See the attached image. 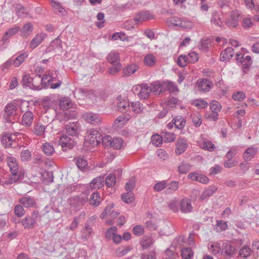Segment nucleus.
<instances>
[{
    "label": "nucleus",
    "instance_id": "obj_1",
    "mask_svg": "<svg viewBox=\"0 0 259 259\" xmlns=\"http://www.w3.org/2000/svg\"><path fill=\"white\" fill-rule=\"evenodd\" d=\"M68 201L71 207L79 210L88 201V198L83 195L75 196L69 198Z\"/></svg>",
    "mask_w": 259,
    "mask_h": 259
},
{
    "label": "nucleus",
    "instance_id": "obj_2",
    "mask_svg": "<svg viewBox=\"0 0 259 259\" xmlns=\"http://www.w3.org/2000/svg\"><path fill=\"white\" fill-rule=\"evenodd\" d=\"M66 133L72 137H77L79 135L80 127L78 122H69L64 123Z\"/></svg>",
    "mask_w": 259,
    "mask_h": 259
},
{
    "label": "nucleus",
    "instance_id": "obj_3",
    "mask_svg": "<svg viewBox=\"0 0 259 259\" xmlns=\"http://www.w3.org/2000/svg\"><path fill=\"white\" fill-rule=\"evenodd\" d=\"M101 134L98 131L92 130L86 136L85 141L93 146H98L101 143Z\"/></svg>",
    "mask_w": 259,
    "mask_h": 259
},
{
    "label": "nucleus",
    "instance_id": "obj_4",
    "mask_svg": "<svg viewBox=\"0 0 259 259\" xmlns=\"http://www.w3.org/2000/svg\"><path fill=\"white\" fill-rule=\"evenodd\" d=\"M236 59L238 62L242 65V70L244 73H247L249 67L252 64L251 57L249 55L245 56L244 54L237 53L236 54Z\"/></svg>",
    "mask_w": 259,
    "mask_h": 259
},
{
    "label": "nucleus",
    "instance_id": "obj_5",
    "mask_svg": "<svg viewBox=\"0 0 259 259\" xmlns=\"http://www.w3.org/2000/svg\"><path fill=\"white\" fill-rule=\"evenodd\" d=\"M59 144L62 146L63 151H66L67 149H72L75 145V139L70 138L66 135H63L59 139Z\"/></svg>",
    "mask_w": 259,
    "mask_h": 259
},
{
    "label": "nucleus",
    "instance_id": "obj_6",
    "mask_svg": "<svg viewBox=\"0 0 259 259\" xmlns=\"http://www.w3.org/2000/svg\"><path fill=\"white\" fill-rule=\"evenodd\" d=\"M236 252L235 246L229 242H224L222 246L221 255L226 257L230 258L232 257Z\"/></svg>",
    "mask_w": 259,
    "mask_h": 259
},
{
    "label": "nucleus",
    "instance_id": "obj_7",
    "mask_svg": "<svg viewBox=\"0 0 259 259\" xmlns=\"http://www.w3.org/2000/svg\"><path fill=\"white\" fill-rule=\"evenodd\" d=\"M16 114V107L12 104H8L5 108L4 118L7 122H12L13 116Z\"/></svg>",
    "mask_w": 259,
    "mask_h": 259
},
{
    "label": "nucleus",
    "instance_id": "obj_8",
    "mask_svg": "<svg viewBox=\"0 0 259 259\" xmlns=\"http://www.w3.org/2000/svg\"><path fill=\"white\" fill-rule=\"evenodd\" d=\"M83 119L88 123L94 125H98L101 122V117L98 114L88 112L83 114Z\"/></svg>",
    "mask_w": 259,
    "mask_h": 259
},
{
    "label": "nucleus",
    "instance_id": "obj_9",
    "mask_svg": "<svg viewBox=\"0 0 259 259\" xmlns=\"http://www.w3.org/2000/svg\"><path fill=\"white\" fill-rule=\"evenodd\" d=\"M239 14L238 11L232 12L229 18L226 19V24L230 28L236 27L238 25Z\"/></svg>",
    "mask_w": 259,
    "mask_h": 259
},
{
    "label": "nucleus",
    "instance_id": "obj_10",
    "mask_svg": "<svg viewBox=\"0 0 259 259\" xmlns=\"http://www.w3.org/2000/svg\"><path fill=\"white\" fill-rule=\"evenodd\" d=\"M188 178L192 181H195L204 184H207L209 182V179L207 177L196 172L189 174Z\"/></svg>",
    "mask_w": 259,
    "mask_h": 259
},
{
    "label": "nucleus",
    "instance_id": "obj_11",
    "mask_svg": "<svg viewBox=\"0 0 259 259\" xmlns=\"http://www.w3.org/2000/svg\"><path fill=\"white\" fill-rule=\"evenodd\" d=\"M154 18V16L149 11H141L137 13L134 18L136 22H142Z\"/></svg>",
    "mask_w": 259,
    "mask_h": 259
},
{
    "label": "nucleus",
    "instance_id": "obj_12",
    "mask_svg": "<svg viewBox=\"0 0 259 259\" xmlns=\"http://www.w3.org/2000/svg\"><path fill=\"white\" fill-rule=\"evenodd\" d=\"M140 91L137 94L140 99H146L149 97L152 92L151 88L147 84L143 83L140 87Z\"/></svg>",
    "mask_w": 259,
    "mask_h": 259
},
{
    "label": "nucleus",
    "instance_id": "obj_13",
    "mask_svg": "<svg viewBox=\"0 0 259 259\" xmlns=\"http://www.w3.org/2000/svg\"><path fill=\"white\" fill-rule=\"evenodd\" d=\"M7 161L12 175H19L18 164L16 159L13 157H9Z\"/></svg>",
    "mask_w": 259,
    "mask_h": 259
},
{
    "label": "nucleus",
    "instance_id": "obj_14",
    "mask_svg": "<svg viewBox=\"0 0 259 259\" xmlns=\"http://www.w3.org/2000/svg\"><path fill=\"white\" fill-rule=\"evenodd\" d=\"M23 178L21 174L19 175H12L9 178H4L0 179V184L5 186L6 185L12 184L20 181Z\"/></svg>",
    "mask_w": 259,
    "mask_h": 259
},
{
    "label": "nucleus",
    "instance_id": "obj_15",
    "mask_svg": "<svg viewBox=\"0 0 259 259\" xmlns=\"http://www.w3.org/2000/svg\"><path fill=\"white\" fill-rule=\"evenodd\" d=\"M167 22L173 25L180 26L182 28H191L192 27V24L191 23L183 22L180 19L177 17H173L169 18Z\"/></svg>",
    "mask_w": 259,
    "mask_h": 259
},
{
    "label": "nucleus",
    "instance_id": "obj_16",
    "mask_svg": "<svg viewBox=\"0 0 259 259\" xmlns=\"http://www.w3.org/2000/svg\"><path fill=\"white\" fill-rule=\"evenodd\" d=\"M16 139L15 135L7 134L2 138V143L5 147H12Z\"/></svg>",
    "mask_w": 259,
    "mask_h": 259
},
{
    "label": "nucleus",
    "instance_id": "obj_17",
    "mask_svg": "<svg viewBox=\"0 0 259 259\" xmlns=\"http://www.w3.org/2000/svg\"><path fill=\"white\" fill-rule=\"evenodd\" d=\"M177 148L176 149V153L177 155H181L184 152L187 148V144L186 141L183 138H179L177 142Z\"/></svg>",
    "mask_w": 259,
    "mask_h": 259
},
{
    "label": "nucleus",
    "instance_id": "obj_18",
    "mask_svg": "<svg viewBox=\"0 0 259 259\" xmlns=\"http://www.w3.org/2000/svg\"><path fill=\"white\" fill-rule=\"evenodd\" d=\"M181 211L183 213L190 212L192 210L191 201L188 199H182L180 203Z\"/></svg>",
    "mask_w": 259,
    "mask_h": 259
},
{
    "label": "nucleus",
    "instance_id": "obj_19",
    "mask_svg": "<svg viewBox=\"0 0 259 259\" xmlns=\"http://www.w3.org/2000/svg\"><path fill=\"white\" fill-rule=\"evenodd\" d=\"M33 117L34 115L32 112H25L22 118V124L25 126H30L33 122Z\"/></svg>",
    "mask_w": 259,
    "mask_h": 259
},
{
    "label": "nucleus",
    "instance_id": "obj_20",
    "mask_svg": "<svg viewBox=\"0 0 259 259\" xmlns=\"http://www.w3.org/2000/svg\"><path fill=\"white\" fill-rule=\"evenodd\" d=\"M19 202L26 208H30L34 206L36 204V201L33 198L29 197H23L19 199Z\"/></svg>",
    "mask_w": 259,
    "mask_h": 259
},
{
    "label": "nucleus",
    "instance_id": "obj_21",
    "mask_svg": "<svg viewBox=\"0 0 259 259\" xmlns=\"http://www.w3.org/2000/svg\"><path fill=\"white\" fill-rule=\"evenodd\" d=\"M104 176H99L93 179L90 183V186L92 189H100L104 185Z\"/></svg>",
    "mask_w": 259,
    "mask_h": 259
},
{
    "label": "nucleus",
    "instance_id": "obj_22",
    "mask_svg": "<svg viewBox=\"0 0 259 259\" xmlns=\"http://www.w3.org/2000/svg\"><path fill=\"white\" fill-rule=\"evenodd\" d=\"M234 49L228 47L222 52L221 54V60L222 61L229 60L233 56Z\"/></svg>",
    "mask_w": 259,
    "mask_h": 259
},
{
    "label": "nucleus",
    "instance_id": "obj_23",
    "mask_svg": "<svg viewBox=\"0 0 259 259\" xmlns=\"http://www.w3.org/2000/svg\"><path fill=\"white\" fill-rule=\"evenodd\" d=\"M46 36V34L44 33L37 34L30 42L31 48L33 49L36 48L42 42Z\"/></svg>",
    "mask_w": 259,
    "mask_h": 259
},
{
    "label": "nucleus",
    "instance_id": "obj_24",
    "mask_svg": "<svg viewBox=\"0 0 259 259\" xmlns=\"http://www.w3.org/2000/svg\"><path fill=\"white\" fill-rule=\"evenodd\" d=\"M88 201L90 204L94 206L97 207L100 205L101 202V199L100 194L98 192H94L91 196L90 199Z\"/></svg>",
    "mask_w": 259,
    "mask_h": 259
},
{
    "label": "nucleus",
    "instance_id": "obj_25",
    "mask_svg": "<svg viewBox=\"0 0 259 259\" xmlns=\"http://www.w3.org/2000/svg\"><path fill=\"white\" fill-rule=\"evenodd\" d=\"M22 226L25 228H32L34 227L36 221L30 215L26 216L21 221Z\"/></svg>",
    "mask_w": 259,
    "mask_h": 259
},
{
    "label": "nucleus",
    "instance_id": "obj_26",
    "mask_svg": "<svg viewBox=\"0 0 259 259\" xmlns=\"http://www.w3.org/2000/svg\"><path fill=\"white\" fill-rule=\"evenodd\" d=\"M217 188L214 186H211L206 189L201 194L200 198L204 200L213 195L217 191Z\"/></svg>",
    "mask_w": 259,
    "mask_h": 259
},
{
    "label": "nucleus",
    "instance_id": "obj_27",
    "mask_svg": "<svg viewBox=\"0 0 259 259\" xmlns=\"http://www.w3.org/2000/svg\"><path fill=\"white\" fill-rule=\"evenodd\" d=\"M75 163L79 169L81 170L88 169V164L87 160L81 157H77L74 159Z\"/></svg>",
    "mask_w": 259,
    "mask_h": 259
},
{
    "label": "nucleus",
    "instance_id": "obj_28",
    "mask_svg": "<svg viewBox=\"0 0 259 259\" xmlns=\"http://www.w3.org/2000/svg\"><path fill=\"white\" fill-rule=\"evenodd\" d=\"M110 148L115 149H120L123 147V141L120 137H112Z\"/></svg>",
    "mask_w": 259,
    "mask_h": 259
},
{
    "label": "nucleus",
    "instance_id": "obj_29",
    "mask_svg": "<svg viewBox=\"0 0 259 259\" xmlns=\"http://www.w3.org/2000/svg\"><path fill=\"white\" fill-rule=\"evenodd\" d=\"M34 78H32L29 77V75H24L21 81L22 84L25 87H28L30 88L32 87H36V86L34 84L36 81H33Z\"/></svg>",
    "mask_w": 259,
    "mask_h": 259
},
{
    "label": "nucleus",
    "instance_id": "obj_30",
    "mask_svg": "<svg viewBox=\"0 0 259 259\" xmlns=\"http://www.w3.org/2000/svg\"><path fill=\"white\" fill-rule=\"evenodd\" d=\"M108 61L112 65L120 64L119 54L115 52H111L108 55Z\"/></svg>",
    "mask_w": 259,
    "mask_h": 259
},
{
    "label": "nucleus",
    "instance_id": "obj_31",
    "mask_svg": "<svg viewBox=\"0 0 259 259\" xmlns=\"http://www.w3.org/2000/svg\"><path fill=\"white\" fill-rule=\"evenodd\" d=\"M198 86L199 91L208 92L210 89V82L206 79H202L198 82Z\"/></svg>",
    "mask_w": 259,
    "mask_h": 259
},
{
    "label": "nucleus",
    "instance_id": "obj_32",
    "mask_svg": "<svg viewBox=\"0 0 259 259\" xmlns=\"http://www.w3.org/2000/svg\"><path fill=\"white\" fill-rule=\"evenodd\" d=\"M257 149L256 148L250 147L248 148L244 152L243 154V158L246 160H250L257 153Z\"/></svg>",
    "mask_w": 259,
    "mask_h": 259
},
{
    "label": "nucleus",
    "instance_id": "obj_33",
    "mask_svg": "<svg viewBox=\"0 0 259 259\" xmlns=\"http://www.w3.org/2000/svg\"><path fill=\"white\" fill-rule=\"evenodd\" d=\"M172 122H174L176 127L178 129H182L186 124L185 119L181 116H176Z\"/></svg>",
    "mask_w": 259,
    "mask_h": 259
},
{
    "label": "nucleus",
    "instance_id": "obj_34",
    "mask_svg": "<svg viewBox=\"0 0 259 259\" xmlns=\"http://www.w3.org/2000/svg\"><path fill=\"white\" fill-rule=\"evenodd\" d=\"M156 62V59L152 54H149L145 56L144 59V64L148 66H153Z\"/></svg>",
    "mask_w": 259,
    "mask_h": 259
},
{
    "label": "nucleus",
    "instance_id": "obj_35",
    "mask_svg": "<svg viewBox=\"0 0 259 259\" xmlns=\"http://www.w3.org/2000/svg\"><path fill=\"white\" fill-rule=\"evenodd\" d=\"M32 131L34 134L37 136H41L45 133V127L39 122H35L34 123Z\"/></svg>",
    "mask_w": 259,
    "mask_h": 259
},
{
    "label": "nucleus",
    "instance_id": "obj_36",
    "mask_svg": "<svg viewBox=\"0 0 259 259\" xmlns=\"http://www.w3.org/2000/svg\"><path fill=\"white\" fill-rule=\"evenodd\" d=\"M72 106V102L69 98L64 97L60 101V107L62 110H66L69 109Z\"/></svg>",
    "mask_w": 259,
    "mask_h": 259
},
{
    "label": "nucleus",
    "instance_id": "obj_37",
    "mask_svg": "<svg viewBox=\"0 0 259 259\" xmlns=\"http://www.w3.org/2000/svg\"><path fill=\"white\" fill-rule=\"evenodd\" d=\"M20 28L18 26H15L13 28H10L4 34L3 37L4 41L9 39L10 37L16 34L19 30Z\"/></svg>",
    "mask_w": 259,
    "mask_h": 259
},
{
    "label": "nucleus",
    "instance_id": "obj_38",
    "mask_svg": "<svg viewBox=\"0 0 259 259\" xmlns=\"http://www.w3.org/2000/svg\"><path fill=\"white\" fill-rule=\"evenodd\" d=\"M211 24L218 26L220 27L222 26L223 22L220 19V15L217 11H214L212 13V18L211 19Z\"/></svg>",
    "mask_w": 259,
    "mask_h": 259
},
{
    "label": "nucleus",
    "instance_id": "obj_39",
    "mask_svg": "<svg viewBox=\"0 0 259 259\" xmlns=\"http://www.w3.org/2000/svg\"><path fill=\"white\" fill-rule=\"evenodd\" d=\"M153 242L154 241L150 236H145L143 237L141 241V245L144 249L149 247L153 244Z\"/></svg>",
    "mask_w": 259,
    "mask_h": 259
},
{
    "label": "nucleus",
    "instance_id": "obj_40",
    "mask_svg": "<svg viewBox=\"0 0 259 259\" xmlns=\"http://www.w3.org/2000/svg\"><path fill=\"white\" fill-rule=\"evenodd\" d=\"M161 138L165 142H171L175 139V135L174 133L162 131L161 133Z\"/></svg>",
    "mask_w": 259,
    "mask_h": 259
},
{
    "label": "nucleus",
    "instance_id": "obj_41",
    "mask_svg": "<svg viewBox=\"0 0 259 259\" xmlns=\"http://www.w3.org/2000/svg\"><path fill=\"white\" fill-rule=\"evenodd\" d=\"M17 15L19 17H24L27 16V12L23 6L19 4L14 5Z\"/></svg>",
    "mask_w": 259,
    "mask_h": 259
},
{
    "label": "nucleus",
    "instance_id": "obj_42",
    "mask_svg": "<svg viewBox=\"0 0 259 259\" xmlns=\"http://www.w3.org/2000/svg\"><path fill=\"white\" fill-rule=\"evenodd\" d=\"M130 109V105L125 101H121L118 103L117 109L119 111L125 113Z\"/></svg>",
    "mask_w": 259,
    "mask_h": 259
},
{
    "label": "nucleus",
    "instance_id": "obj_43",
    "mask_svg": "<svg viewBox=\"0 0 259 259\" xmlns=\"http://www.w3.org/2000/svg\"><path fill=\"white\" fill-rule=\"evenodd\" d=\"M91 222V221L88 220L84 225V228L82 230V237L85 238H88L89 236L92 233V228L90 225V223Z\"/></svg>",
    "mask_w": 259,
    "mask_h": 259
},
{
    "label": "nucleus",
    "instance_id": "obj_44",
    "mask_svg": "<svg viewBox=\"0 0 259 259\" xmlns=\"http://www.w3.org/2000/svg\"><path fill=\"white\" fill-rule=\"evenodd\" d=\"M138 67L135 64H131L128 66L125 69L123 70V75L124 76H128L134 73L138 69Z\"/></svg>",
    "mask_w": 259,
    "mask_h": 259
},
{
    "label": "nucleus",
    "instance_id": "obj_45",
    "mask_svg": "<svg viewBox=\"0 0 259 259\" xmlns=\"http://www.w3.org/2000/svg\"><path fill=\"white\" fill-rule=\"evenodd\" d=\"M42 149L45 154L49 156L52 155L55 152L53 146L49 143L44 144L42 146Z\"/></svg>",
    "mask_w": 259,
    "mask_h": 259
},
{
    "label": "nucleus",
    "instance_id": "obj_46",
    "mask_svg": "<svg viewBox=\"0 0 259 259\" xmlns=\"http://www.w3.org/2000/svg\"><path fill=\"white\" fill-rule=\"evenodd\" d=\"M122 200L126 203H130L135 200V196L133 192H127L121 196Z\"/></svg>",
    "mask_w": 259,
    "mask_h": 259
},
{
    "label": "nucleus",
    "instance_id": "obj_47",
    "mask_svg": "<svg viewBox=\"0 0 259 259\" xmlns=\"http://www.w3.org/2000/svg\"><path fill=\"white\" fill-rule=\"evenodd\" d=\"M130 108H131L133 111L136 113H141L143 109V105L138 101L132 102L131 104Z\"/></svg>",
    "mask_w": 259,
    "mask_h": 259
},
{
    "label": "nucleus",
    "instance_id": "obj_48",
    "mask_svg": "<svg viewBox=\"0 0 259 259\" xmlns=\"http://www.w3.org/2000/svg\"><path fill=\"white\" fill-rule=\"evenodd\" d=\"M210 109L211 112H217L218 113L221 110L222 105L218 101L212 100L209 103Z\"/></svg>",
    "mask_w": 259,
    "mask_h": 259
},
{
    "label": "nucleus",
    "instance_id": "obj_49",
    "mask_svg": "<svg viewBox=\"0 0 259 259\" xmlns=\"http://www.w3.org/2000/svg\"><path fill=\"white\" fill-rule=\"evenodd\" d=\"M26 57L27 55L25 53H21L14 60H12L13 64L16 67L20 66Z\"/></svg>",
    "mask_w": 259,
    "mask_h": 259
},
{
    "label": "nucleus",
    "instance_id": "obj_50",
    "mask_svg": "<svg viewBox=\"0 0 259 259\" xmlns=\"http://www.w3.org/2000/svg\"><path fill=\"white\" fill-rule=\"evenodd\" d=\"M167 193H172L178 190L179 188V182L178 181H172L166 186Z\"/></svg>",
    "mask_w": 259,
    "mask_h": 259
},
{
    "label": "nucleus",
    "instance_id": "obj_51",
    "mask_svg": "<svg viewBox=\"0 0 259 259\" xmlns=\"http://www.w3.org/2000/svg\"><path fill=\"white\" fill-rule=\"evenodd\" d=\"M49 78V71L47 74L44 75L42 77L40 75H36L34 77L33 81H40L42 85L47 87L48 80Z\"/></svg>",
    "mask_w": 259,
    "mask_h": 259
},
{
    "label": "nucleus",
    "instance_id": "obj_52",
    "mask_svg": "<svg viewBox=\"0 0 259 259\" xmlns=\"http://www.w3.org/2000/svg\"><path fill=\"white\" fill-rule=\"evenodd\" d=\"M51 4L55 13H59L63 14L64 12H65V10L60 3L55 1H52Z\"/></svg>",
    "mask_w": 259,
    "mask_h": 259
},
{
    "label": "nucleus",
    "instance_id": "obj_53",
    "mask_svg": "<svg viewBox=\"0 0 259 259\" xmlns=\"http://www.w3.org/2000/svg\"><path fill=\"white\" fill-rule=\"evenodd\" d=\"M116 182V177L114 175L110 174L105 180V184L108 187H113Z\"/></svg>",
    "mask_w": 259,
    "mask_h": 259
},
{
    "label": "nucleus",
    "instance_id": "obj_54",
    "mask_svg": "<svg viewBox=\"0 0 259 259\" xmlns=\"http://www.w3.org/2000/svg\"><path fill=\"white\" fill-rule=\"evenodd\" d=\"M181 255L183 259H190L193 255L192 249L190 248H185L182 250Z\"/></svg>",
    "mask_w": 259,
    "mask_h": 259
},
{
    "label": "nucleus",
    "instance_id": "obj_55",
    "mask_svg": "<svg viewBox=\"0 0 259 259\" xmlns=\"http://www.w3.org/2000/svg\"><path fill=\"white\" fill-rule=\"evenodd\" d=\"M112 137L110 135L106 136L105 137H101V142H102V145L105 148H110L111 143Z\"/></svg>",
    "mask_w": 259,
    "mask_h": 259
},
{
    "label": "nucleus",
    "instance_id": "obj_56",
    "mask_svg": "<svg viewBox=\"0 0 259 259\" xmlns=\"http://www.w3.org/2000/svg\"><path fill=\"white\" fill-rule=\"evenodd\" d=\"M151 88L152 92L155 95H160V81H157L153 82L150 84V86Z\"/></svg>",
    "mask_w": 259,
    "mask_h": 259
},
{
    "label": "nucleus",
    "instance_id": "obj_57",
    "mask_svg": "<svg viewBox=\"0 0 259 259\" xmlns=\"http://www.w3.org/2000/svg\"><path fill=\"white\" fill-rule=\"evenodd\" d=\"M201 147L205 150L209 151H213L215 148L214 145L210 141H203L201 144Z\"/></svg>",
    "mask_w": 259,
    "mask_h": 259
},
{
    "label": "nucleus",
    "instance_id": "obj_58",
    "mask_svg": "<svg viewBox=\"0 0 259 259\" xmlns=\"http://www.w3.org/2000/svg\"><path fill=\"white\" fill-rule=\"evenodd\" d=\"M190 165L187 163L182 162L178 166L179 172L181 174H186L190 168Z\"/></svg>",
    "mask_w": 259,
    "mask_h": 259
},
{
    "label": "nucleus",
    "instance_id": "obj_59",
    "mask_svg": "<svg viewBox=\"0 0 259 259\" xmlns=\"http://www.w3.org/2000/svg\"><path fill=\"white\" fill-rule=\"evenodd\" d=\"M189 58L186 55H180L177 60V64L181 67H185L187 65Z\"/></svg>",
    "mask_w": 259,
    "mask_h": 259
},
{
    "label": "nucleus",
    "instance_id": "obj_60",
    "mask_svg": "<svg viewBox=\"0 0 259 259\" xmlns=\"http://www.w3.org/2000/svg\"><path fill=\"white\" fill-rule=\"evenodd\" d=\"M127 119L123 116H118L114 122V124L117 127H121L126 123Z\"/></svg>",
    "mask_w": 259,
    "mask_h": 259
},
{
    "label": "nucleus",
    "instance_id": "obj_61",
    "mask_svg": "<svg viewBox=\"0 0 259 259\" xmlns=\"http://www.w3.org/2000/svg\"><path fill=\"white\" fill-rule=\"evenodd\" d=\"M31 156L30 152L28 150H23L20 154V158L22 161L27 162L29 160Z\"/></svg>",
    "mask_w": 259,
    "mask_h": 259
},
{
    "label": "nucleus",
    "instance_id": "obj_62",
    "mask_svg": "<svg viewBox=\"0 0 259 259\" xmlns=\"http://www.w3.org/2000/svg\"><path fill=\"white\" fill-rule=\"evenodd\" d=\"M135 186V179L132 178L125 184V189L127 192H132Z\"/></svg>",
    "mask_w": 259,
    "mask_h": 259
},
{
    "label": "nucleus",
    "instance_id": "obj_63",
    "mask_svg": "<svg viewBox=\"0 0 259 259\" xmlns=\"http://www.w3.org/2000/svg\"><path fill=\"white\" fill-rule=\"evenodd\" d=\"M131 248L130 246H126L123 249L118 248L116 250V254L118 257H122L126 254L129 251H131Z\"/></svg>",
    "mask_w": 259,
    "mask_h": 259
},
{
    "label": "nucleus",
    "instance_id": "obj_64",
    "mask_svg": "<svg viewBox=\"0 0 259 259\" xmlns=\"http://www.w3.org/2000/svg\"><path fill=\"white\" fill-rule=\"evenodd\" d=\"M167 186L166 181H163L157 183L153 187V189L155 191L160 192L163 190Z\"/></svg>",
    "mask_w": 259,
    "mask_h": 259
}]
</instances>
